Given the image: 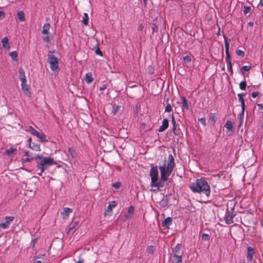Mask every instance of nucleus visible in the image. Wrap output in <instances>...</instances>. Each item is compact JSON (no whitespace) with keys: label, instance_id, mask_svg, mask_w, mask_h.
Segmentation results:
<instances>
[{"label":"nucleus","instance_id":"obj_1","mask_svg":"<svg viewBox=\"0 0 263 263\" xmlns=\"http://www.w3.org/2000/svg\"><path fill=\"white\" fill-rule=\"evenodd\" d=\"M175 166L174 158L171 154L168 155L166 165L164 164L163 165L159 166L160 171L161 179H158V170L157 166H153L149 172V176L151 178V186L156 187V189H151L153 192H156L159 190L160 187H163L164 182L168 179L173 171Z\"/></svg>","mask_w":263,"mask_h":263},{"label":"nucleus","instance_id":"obj_2","mask_svg":"<svg viewBox=\"0 0 263 263\" xmlns=\"http://www.w3.org/2000/svg\"><path fill=\"white\" fill-rule=\"evenodd\" d=\"M190 187L194 193H202L209 196L211 193L210 186L208 182L203 178L197 179L192 183Z\"/></svg>","mask_w":263,"mask_h":263},{"label":"nucleus","instance_id":"obj_3","mask_svg":"<svg viewBox=\"0 0 263 263\" xmlns=\"http://www.w3.org/2000/svg\"><path fill=\"white\" fill-rule=\"evenodd\" d=\"M34 159L37 160V170L39 175H41L45 170L49 166L57 164V163L50 157H43L42 155H37L34 157Z\"/></svg>","mask_w":263,"mask_h":263},{"label":"nucleus","instance_id":"obj_4","mask_svg":"<svg viewBox=\"0 0 263 263\" xmlns=\"http://www.w3.org/2000/svg\"><path fill=\"white\" fill-rule=\"evenodd\" d=\"M48 62L50 64V67L51 70L55 71L59 68V59L53 54L51 51L48 54Z\"/></svg>","mask_w":263,"mask_h":263},{"label":"nucleus","instance_id":"obj_5","mask_svg":"<svg viewBox=\"0 0 263 263\" xmlns=\"http://www.w3.org/2000/svg\"><path fill=\"white\" fill-rule=\"evenodd\" d=\"M14 217L13 216H6L5 218V221L0 223V228L3 229H7L10 223L14 220Z\"/></svg>","mask_w":263,"mask_h":263},{"label":"nucleus","instance_id":"obj_6","mask_svg":"<svg viewBox=\"0 0 263 263\" xmlns=\"http://www.w3.org/2000/svg\"><path fill=\"white\" fill-rule=\"evenodd\" d=\"M235 215L233 213L232 210L228 211L225 216V222L227 224H230L233 223V218Z\"/></svg>","mask_w":263,"mask_h":263},{"label":"nucleus","instance_id":"obj_7","mask_svg":"<svg viewBox=\"0 0 263 263\" xmlns=\"http://www.w3.org/2000/svg\"><path fill=\"white\" fill-rule=\"evenodd\" d=\"M224 44H225V48H226V61L227 63H231V57L229 52V43L228 42L227 39L224 38Z\"/></svg>","mask_w":263,"mask_h":263},{"label":"nucleus","instance_id":"obj_8","mask_svg":"<svg viewBox=\"0 0 263 263\" xmlns=\"http://www.w3.org/2000/svg\"><path fill=\"white\" fill-rule=\"evenodd\" d=\"M255 254L254 249L251 246L247 247V260L248 262H251Z\"/></svg>","mask_w":263,"mask_h":263},{"label":"nucleus","instance_id":"obj_9","mask_svg":"<svg viewBox=\"0 0 263 263\" xmlns=\"http://www.w3.org/2000/svg\"><path fill=\"white\" fill-rule=\"evenodd\" d=\"M21 87H22V89L23 91L24 94L26 96H27L28 97H30L31 96V93L29 91V86L26 83V81L24 82V83H23V82L21 83Z\"/></svg>","mask_w":263,"mask_h":263},{"label":"nucleus","instance_id":"obj_10","mask_svg":"<svg viewBox=\"0 0 263 263\" xmlns=\"http://www.w3.org/2000/svg\"><path fill=\"white\" fill-rule=\"evenodd\" d=\"M181 245L178 244L175 248L172 249L173 257H176V256H179L182 257V253L180 252Z\"/></svg>","mask_w":263,"mask_h":263},{"label":"nucleus","instance_id":"obj_11","mask_svg":"<svg viewBox=\"0 0 263 263\" xmlns=\"http://www.w3.org/2000/svg\"><path fill=\"white\" fill-rule=\"evenodd\" d=\"M112 204H109L107 206V209L104 212V215L105 216L111 215V214L112 213V208H114V207H115L116 206V202H115V201H113L112 202Z\"/></svg>","mask_w":263,"mask_h":263},{"label":"nucleus","instance_id":"obj_12","mask_svg":"<svg viewBox=\"0 0 263 263\" xmlns=\"http://www.w3.org/2000/svg\"><path fill=\"white\" fill-rule=\"evenodd\" d=\"M168 126V120L167 119H164L162 122V125L159 127L158 132H162L164 131Z\"/></svg>","mask_w":263,"mask_h":263},{"label":"nucleus","instance_id":"obj_13","mask_svg":"<svg viewBox=\"0 0 263 263\" xmlns=\"http://www.w3.org/2000/svg\"><path fill=\"white\" fill-rule=\"evenodd\" d=\"M172 123L173 124V131L175 135H178L179 134V130L177 129V125L176 123L174 116L173 115H172Z\"/></svg>","mask_w":263,"mask_h":263},{"label":"nucleus","instance_id":"obj_14","mask_svg":"<svg viewBox=\"0 0 263 263\" xmlns=\"http://www.w3.org/2000/svg\"><path fill=\"white\" fill-rule=\"evenodd\" d=\"M17 152V149L15 147H10L7 149L5 152V155L12 157L14 156Z\"/></svg>","mask_w":263,"mask_h":263},{"label":"nucleus","instance_id":"obj_15","mask_svg":"<svg viewBox=\"0 0 263 263\" xmlns=\"http://www.w3.org/2000/svg\"><path fill=\"white\" fill-rule=\"evenodd\" d=\"M18 73H19V79L20 81H21V83L26 81V76H25V73L24 70L22 68H20L18 70Z\"/></svg>","mask_w":263,"mask_h":263},{"label":"nucleus","instance_id":"obj_16","mask_svg":"<svg viewBox=\"0 0 263 263\" xmlns=\"http://www.w3.org/2000/svg\"><path fill=\"white\" fill-rule=\"evenodd\" d=\"M72 212V209L69 208H64L62 213L63 218L66 219L69 217V214Z\"/></svg>","mask_w":263,"mask_h":263},{"label":"nucleus","instance_id":"obj_17","mask_svg":"<svg viewBox=\"0 0 263 263\" xmlns=\"http://www.w3.org/2000/svg\"><path fill=\"white\" fill-rule=\"evenodd\" d=\"M134 207L133 206H130L127 211V213L126 214L125 216L127 219H130L131 218L134 214Z\"/></svg>","mask_w":263,"mask_h":263},{"label":"nucleus","instance_id":"obj_18","mask_svg":"<svg viewBox=\"0 0 263 263\" xmlns=\"http://www.w3.org/2000/svg\"><path fill=\"white\" fill-rule=\"evenodd\" d=\"M172 219L171 217H167L165 219H164L162 222V224L163 227H168L170 225L172 224Z\"/></svg>","mask_w":263,"mask_h":263},{"label":"nucleus","instance_id":"obj_19","mask_svg":"<svg viewBox=\"0 0 263 263\" xmlns=\"http://www.w3.org/2000/svg\"><path fill=\"white\" fill-rule=\"evenodd\" d=\"M50 27V25L49 23H46L44 24L43 30L42 31V33L44 34H49V30Z\"/></svg>","mask_w":263,"mask_h":263},{"label":"nucleus","instance_id":"obj_20","mask_svg":"<svg viewBox=\"0 0 263 263\" xmlns=\"http://www.w3.org/2000/svg\"><path fill=\"white\" fill-rule=\"evenodd\" d=\"M2 43L3 48L5 49L9 48V41L7 37L5 36L2 39Z\"/></svg>","mask_w":263,"mask_h":263},{"label":"nucleus","instance_id":"obj_21","mask_svg":"<svg viewBox=\"0 0 263 263\" xmlns=\"http://www.w3.org/2000/svg\"><path fill=\"white\" fill-rule=\"evenodd\" d=\"M29 147L36 152L40 151V145L38 144H35L33 143L32 144H29Z\"/></svg>","mask_w":263,"mask_h":263},{"label":"nucleus","instance_id":"obj_22","mask_svg":"<svg viewBox=\"0 0 263 263\" xmlns=\"http://www.w3.org/2000/svg\"><path fill=\"white\" fill-rule=\"evenodd\" d=\"M84 80L88 84L91 83L93 80V78L92 77L91 73H87L85 74Z\"/></svg>","mask_w":263,"mask_h":263},{"label":"nucleus","instance_id":"obj_23","mask_svg":"<svg viewBox=\"0 0 263 263\" xmlns=\"http://www.w3.org/2000/svg\"><path fill=\"white\" fill-rule=\"evenodd\" d=\"M28 131L34 136L37 137L39 136L40 133L34 129L32 126H30L29 127Z\"/></svg>","mask_w":263,"mask_h":263},{"label":"nucleus","instance_id":"obj_24","mask_svg":"<svg viewBox=\"0 0 263 263\" xmlns=\"http://www.w3.org/2000/svg\"><path fill=\"white\" fill-rule=\"evenodd\" d=\"M17 16L21 22H24L25 21V14L23 11H18L17 12Z\"/></svg>","mask_w":263,"mask_h":263},{"label":"nucleus","instance_id":"obj_25","mask_svg":"<svg viewBox=\"0 0 263 263\" xmlns=\"http://www.w3.org/2000/svg\"><path fill=\"white\" fill-rule=\"evenodd\" d=\"M224 127L229 130L232 131L233 128V124L232 122L228 121L224 125Z\"/></svg>","mask_w":263,"mask_h":263},{"label":"nucleus","instance_id":"obj_26","mask_svg":"<svg viewBox=\"0 0 263 263\" xmlns=\"http://www.w3.org/2000/svg\"><path fill=\"white\" fill-rule=\"evenodd\" d=\"M9 55L14 61L17 60V54L16 51H12L9 53Z\"/></svg>","mask_w":263,"mask_h":263},{"label":"nucleus","instance_id":"obj_27","mask_svg":"<svg viewBox=\"0 0 263 263\" xmlns=\"http://www.w3.org/2000/svg\"><path fill=\"white\" fill-rule=\"evenodd\" d=\"M173 257L172 263H182V257L176 255V257Z\"/></svg>","mask_w":263,"mask_h":263},{"label":"nucleus","instance_id":"obj_28","mask_svg":"<svg viewBox=\"0 0 263 263\" xmlns=\"http://www.w3.org/2000/svg\"><path fill=\"white\" fill-rule=\"evenodd\" d=\"M181 99L183 107L186 108V109H188L189 105L186 98L184 97H182Z\"/></svg>","mask_w":263,"mask_h":263},{"label":"nucleus","instance_id":"obj_29","mask_svg":"<svg viewBox=\"0 0 263 263\" xmlns=\"http://www.w3.org/2000/svg\"><path fill=\"white\" fill-rule=\"evenodd\" d=\"M68 152L69 155H70L72 158H74L76 156V153L72 148L69 147L68 149Z\"/></svg>","mask_w":263,"mask_h":263},{"label":"nucleus","instance_id":"obj_30","mask_svg":"<svg viewBox=\"0 0 263 263\" xmlns=\"http://www.w3.org/2000/svg\"><path fill=\"white\" fill-rule=\"evenodd\" d=\"M78 221H75L72 224V226H70L68 229V233H73V230L75 229L76 227L78 224Z\"/></svg>","mask_w":263,"mask_h":263},{"label":"nucleus","instance_id":"obj_31","mask_svg":"<svg viewBox=\"0 0 263 263\" xmlns=\"http://www.w3.org/2000/svg\"><path fill=\"white\" fill-rule=\"evenodd\" d=\"M251 68V66H243L241 69V72L242 74H243L245 72L249 71Z\"/></svg>","mask_w":263,"mask_h":263},{"label":"nucleus","instance_id":"obj_32","mask_svg":"<svg viewBox=\"0 0 263 263\" xmlns=\"http://www.w3.org/2000/svg\"><path fill=\"white\" fill-rule=\"evenodd\" d=\"M37 138L40 139L41 142H47L48 140L46 139V136L43 133H40Z\"/></svg>","mask_w":263,"mask_h":263},{"label":"nucleus","instance_id":"obj_33","mask_svg":"<svg viewBox=\"0 0 263 263\" xmlns=\"http://www.w3.org/2000/svg\"><path fill=\"white\" fill-rule=\"evenodd\" d=\"M88 15L87 13H84V17L82 20L83 23L85 25H87L88 24Z\"/></svg>","mask_w":263,"mask_h":263},{"label":"nucleus","instance_id":"obj_34","mask_svg":"<svg viewBox=\"0 0 263 263\" xmlns=\"http://www.w3.org/2000/svg\"><path fill=\"white\" fill-rule=\"evenodd\" d=\"M121 107L120 106H119L118 105H114V106H113V108H112V112L115 115L116 114H117L118 112H119L120 109Z\"/></svg>","mask_w":263,"mask_h":263},{"label":"nucleus","instance_id":"obj_35","mask_svg":"<svg viewBox=\"0 0 263 263\" xmlns=\"http://www.w3.org/2000/svg\"><path fill=\"white\" fill-rule=\"evenodd\" d=\"M247 86V83L245 81H242L239 84V88L241 90H245Z\"/></svg>","mask_w":263,"mask_h":263},{"label":"nucleus","instance_id":"obj_36","mask_svg":"<svg viewBox=\"0 0 263 263\" xmlns=\"http://www.w3.org/2000/svg\"><path fill=\"white\" fill-rule=\"evenodd\" d=\"M202 239L204 241H208L210 239V236L209 234L206 233L202 234L201 236Z\"/></svg>","mask_w":263,"mask_h":263},{"label":"nucleus","instance_id":"obj_37","mask_svg":"<svg viewBox=\"0 0 263 263\" xmlns=\"http://www.w3.org/2000/svg\"><path fill=\"white\" fill-rule=\"evenodd\" d=\"M243 8H244L243 13H244L245 15H246L247 14H248V13L251 12V8L250 6H245L243 7Z\"/></svg>","mask_w":263,"mask_h":263},{"label":"nucleus","instance_id":"obj_38","mask_svg":"<svg viewBox=\"0 0 263 263\" xmlns=\"http://www.w3.org/2000/svg\"><path fill=\"white\" fill-rule=\"evenodd\" d=\"M241 103V109H242V111H241V114H240L239 115H243V113H244V111H245V101H242V102H240Z\"/></svg>","mask_w":263,"mask_h":263},{"label":"nucleus","instance_id":"obj_39","mask_svg":"<svg viewBox=\"0 0 263 263\" xmlns=\"http://www.w3.org/2000/svg\"><path fill=\"white\" fill-rule=\"evenodd\" d=\"M236 53L237 54L241 57H243L245 56V52L244 51L241 50H236Z\"/></svg>","mask_w":263,"mask_h":263},{"label":"nucleus","instance_id":"obj_40","mask_svg":"<svg viewBox=\"0 0 263 263\" xmlns=\"http://www.w3.org/2000/svg\"><path fill=\"white\" fill-rule=\"evenodd\" d=\"M152 28L153 30V33L157 32L158 30V26L155 24H153Z\"/></svg>","mask_w":263,"mask_h":263},{"label":"nucleus","instance_id":"obj_41","mask_svg":"<svg viewBox=\"0 0 263 263\" xmlns=\"http://www.w3.org/2000/svg\"><path fill=\"white\" fill-rule=\"evenodd\" d=\"M112 186L116 189H119L121 187V183L119 182H115L112 184Z\"/></svg>","mask_w":263,"mask_h":263},{"label":"nucleus","instance_id":"obj_42","mask_svg":"<svg viewBox=\"0 0 263 263\" xmlns=\"http://www.w3.org/2000/svg\"><path fill=\"white\" fill-rule=\"evenodd\" d=\"M165 111L166 112H171L172 111V106L170 104H167L165 107Z\"/></svg>","mask_w":263,"mask_h":263},{"label":"nucleus","instance_id":"obj_43","mask_svg":"<svg viewBox=\"0 0 263 263\" xmlns=\"http://www.w3.org/2000/svg\"><path fill=\"white\" fill-rule=\"evenodd\" d=\"M183 60L186 63H189L191 61V58L189 55H186L183 57Z\"/></svg>","mask_w":263,"mask_h":263},{"label":"nucleus","instance_id":"obj_44","mask_svg":"<svg viewBox=\"0 0 263 263\" xmlns=\"http://www.w3.org/2000/svg\"><path fill=\"white\" fill-rule=\"evenodd\" d=\"M95 53L96 54H98V55H99L100 56H103V54H102V51L100 50V48L99 47H97L96 51H95Z\"/></svg>","mask_w":263,"mask_h":263},{"label":"nucleus","instance_id":"obj_45","mask_svg":"<svg viewBox=\"0 0 263 263\" xmlns=\"http://www.w3.org/2000/svg\"><path fill=\"white\" fill-rule=\"evenodd\" d=\"M237 96H238V97L239 101L240 102L244 100V99L243 98V96H245L244 93H239Z\"/></svg>","mask_w":263,"mask_h":263},{"label":"nucleus","instance_id":"obj_46","mask_svg":"<svg viewBox=\"0 0 263 263\" xmlns=\"http://www.w3.org/2000/svg\"><path fill=\"white\" fill-rule=\"evenodd\" d=\"M147 252L149 254H151L153 252V247L152 246H149L147 249Z\"/></svg>","mask_w":263,"mask_h":263},{"label":"nucleus","instance_id":"obj_47","mask_svg":"<svg viewBox=\"0 0 263 263\" xmlns=\"http://www.w3.org/2000/svg\"><path fill=\"white\" fill-rule=\"evenodd\" d=\"M210 120L212 121L213 122V123H215L217 120V117L216 116H215L214 115H212L210 117Z\"/></svg>","mask_w":263,"mask_h":263},{"label":"nucleus","instance_id":"obj_48","mask_svg":"<svg viewBox=\"0 0 263 263\" xmlns=\"http://www.w3.org/2000/svg\"><path fill=\"white\" fill-rule=\"evenodd\" d=\"M43 40L46 43H49L50 42L49 37L48 36H44Z\"/></svg>","mask_w":263,"mask_h":263},{"label":"nucleus","instance_id":"obj_49","mask_svg":"<svg viewBox=\"0 0 263 263\" xmlns=\"http://www.w3.org/2000/svg\"><path fill=\"white\" fill-rule=\"evenodd\" d=\"M259 95V92L258 91H255V92H253L251 94V96L253 98H256L257 96H258Z\"/></svg>","mask_w":263,"mask_h":263},{"label":"nucleus","instance_id":"obj_50","mask_svg":"<svg viewBox=\"0 0 263 263\" xmlns=\"http://www.w3.org/2000/svg\"><path fill=\"white\" fill-rule=\"evenodd\" d=\"M228 70H230L231 71V72H233V71H232V65L231 63H228Z\"/></svg>","mask_w":263,"mask_h":263},{"label":"nucleus","instance_id":"obj_51","mask_svg":"<svg viewBox=\"0 0 263 263\" xmlns=\"http://www.w3.org/2000/svg\"><path fill=\"white\" fill-rule=\"evenodd\" d=\"M199 121L204 126H205L206 122L204 118H201L200 119H199Z\"/></svg>","mask_w":263,"mask_h":263},{"label":"nucleus","instance_id":"obj_52","mask_svg":"<svg viewBox=\"0 0 263 263\" xmlns=\"http://www.w3.org/2000/svg\"><path fill=\"white\" fill-rule=\"evenodd\" d=\"M5 17V13L3 11H0V20Z\"/></svg>","mask_w":263,"mask_h":263},{"label":"nucleus","instance_id":"obj_53","mask_svg":"<svg viewBox=\"0 0 263 263\" xmlns=\"http://www.w3.org/2000/svg\"><path fill=\"white\" fill-rule=\"evenodd\" d=\"M257 105L259 107V110L261 112H263V103L262 104H258Z\"/></svg>","mask_w":263,"mask_h":263},{"label":"nucleus","instance_id":"obj_54","mask_svg":"<svg viewBox=\"0 0 263 263\" xmlns=\"http://www.w3.org/2000/svg\"><path fill=\"white\" fill-rule=\"evenodd\" d=\"M33 159H34V158H26L25 159H24V162H30Z\"/></svg>","mask_w":263,"mask_h":263},{"label":"nucleus","instance_id":"obj_55","mask_svg":"<svg viewBox=\"0 0 263 263\" xmlns=\"http://www.w3.org/2000/svg\"><path fill=\"white\" fill-rule=\"evenodd\" d=\"M143 28H144L143 25L142 24H141L139 25L138 29V30L142 31L143 29Z\"/></svg>","mask_w":263,"mask_h":263},{"label":"nucleus","instance_id":"obj_56","mask_svg":"<svg viewBox=\"0 0 263 263\" xmlns=\"http://www.w3.org/2000/svg\"><path fill=\"white\" fill-rule=\"evenodd\" d=\"M106 88V86L105 85H103V86H102L100 88V89L101 90H105V89Z\"/></svg>","mask_w":263,"mask_h":263},{"label":"nucleus","instance_id":"obj_57","mask_svg":"<svg viewBox=\"0 0 263 263\" xmlns=\"http://www.w3.org/2000/svg\"><path fill=\"white\" fill-rule=\"evenodd\" d=\"M36 238H34V239L32 240V243L33 247L34 246V245L36 243Z\"/></svg>","mask_w":263,"mask_h":263},{"label":"nucleus","instance_id":"obj_58","mask_svg":"<svg viewBox=\"0 0 263 263\" xmlns=\"http://www.w3.org/2000/svg\"><path fill=\"white\" fill-rule=\"evenodd\" d=\"M34 263H42V262L41 260L35 259L34 261Z\"/></svg>","mask_w":263,"mask_h":263},{"label":"nucleus","instance_id":"obj_59","mask_svg":"<svg viewBox=\"0 0 263 263\" xmlns=\"http://www.w3.org/2000/svg\"><path fill=\"white\" fill-rule=\"evenodd\" d=\"M260 6L263 7V0H260L259 4Z\"/></svg>","mask_w":263,"mask_h":263},{"label":"nucleus","instance_id":"obj_60","mask_svg":"<svg viewBox=\"0 0 263 263\" xmlns=\"http://www.w3.org/2000/svg\"><path fill=\"white\" fill-rule=\"evenodd\" d=\"M248 25H249L250 26L252 27V26H253V25H254V23H253V22H249V23H248Z\"/></svg>","mask_w":263,"mask_h":263},{"label":"nucleus","instance_id":"obj_61","mask_svg":"<svg viewBox=\"0 0 263 263\" xmlns=\"http://www.w3.org/2000/svg\"><path fill=\"white\" fill-rule=\"evenodd\" d=\"M143 1L144 5L146 6L147 5V0H143Z\"/></svg>","mask_w":263,"mask_h":263},{"label":"nucleus","instance_id":"obj_62","mask_svg":"<svg viewBox=\"0 0 263 263\" xmlns=\"http://www.w3.org/2000/svg\"><path fill=\"white\" fill-rule=\"evenodd\" d=\"M25 155L26 156H29V152L28 151L25 152Z\"/></svg>","mask_w":263,"mask_h":263},{"label":"nucleus","instance_id":"obj_63","mask_svg":"<svg viewBox=\"0 0 263 263\" xmlns=\"http://www.w3.org/2000/svg\"><path fill=\"white\" fill-rule=\"evenodd\" d=\"M84 262V260H79L78 261V263H83Z\"/></svg>","mask_w":263,"mask_h":263},{"label":"nucleus","instance_id":"obj_64","mask_svg":"<svg viewBox=\"0 0 263 263\" xmlns=\"http://www.w3.org/2000/svg\"><path fill=\"white\" fill-rule=\"evenodd\" d=\"M28 142L29 144L31 143V138L28 139Z\"/></svg>","mask_w":263,"mask_h":263}]
</instances>
